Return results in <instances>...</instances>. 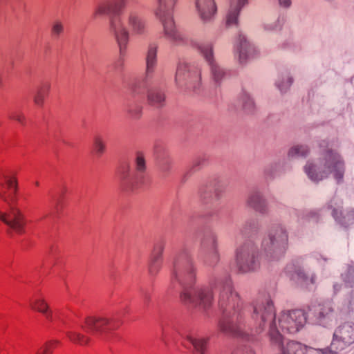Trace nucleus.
I'll return each instance as SVG.
<instances>
[{
    "mask_svg": "<svg viewBox=\"0 0 354 354\" xmlns=\"http://www.w3.org/2000/svg\"><path fill=\"white\" fill-rule=\"evenodd\" d=\"M197 269L185 250L178 252L174 257L171 267V286L180 284L183 290L181 300L186 304L200 306L203 308L211 306L214 292L218 295V306L222 311L219 321L220 330L226 334L243 336L245 334V311L239 295L234 290L230 276L216 277L211 280L209 286H197L194 284Z\"/></svg>",
    "mask_w": 354,
    "mask_h": 354,
    "instance_id": "1",
    "label": "nucleus"
},
{
    "mask_svg": "<svg viewBox=\"0 0 354 354\" xmlns=\"http://www.w3.org/2000/svg\"><path fill=\"white\" fill-rule=\"evenodd\" d=\"M17 181L14 177L0 178V198L8 206L7 212H0V220L18 234L25 232L26 219L17 206Z\"/></svg>",
    "mask_w": 354,
    "mask_h": 354,
    "instance_id": "2",
    "label": "nucleus"
},
{
    "mask_svg": "<svg viewBox=\"0 0 354 354\" xmlns=\"http://www.w3.org/2000/svg\"><path fill=\"white\" fill-rule=\"evenodd\" d=\"M304 170L308 178L314 182H319L330 174H333L334 178L339 183L344 176V163L335 156H327L316 162H308Z\"/></svg>",
    "mask_w": 354,
    "mask_h": 354,
    "instance_id": "3",
    "label": "nucleus"
},
{
    "mask_svg": "<svg viewBox=\"0 0 354 354\" xmlns=\"http://www.w3.org/2000/svg\"><path fill=\"white\" fill-rule=\"evenodd\" d=\"M136 174H132L130 166L122 164L118 170V176L121 189L126 192H133L146 184L147 178L144 174L146 169V160L144 156H136L134 158Z\"/></svg>",
    "mask_w": 354,
    "mask_h": 354,
    "instance_id": "4",
    "label": "nucleus"
},
{
    "mask_svg": "<svg viewBox=\"0 0 354 354\" xmlns=\"http://www.w3.org/2000/svg\"><path fill=\"white\" fill-rule=\"evenodd\" d=\"M156 16L160 21L165 37L174 44L183 41L181 33L178 30L174 20V9L177 0H156Z\"/></svg>",
    "mask_w": 354,
    "mask_h": 354,
    "instance_id": "5",
    "label": "nucleus"
},
{
    "mask_svg": "<svg viewBox=\"0 0 354 354\" xmlns=\"http://www.w3.org/2000/svg\"><path fill=\"white\" fill-rule=\"evenodd\" d=\"M178 88L183 91H196L201 86V68L196 62L178 63L175 77Z\"/></svg>",
    "mask_w": 354,
    "mask_h": 354,
    "instance_id": "6",
    "label": "nucleus"
},
{
    "mask_svg": "<svg viewBox=\"0 0 354 354\" xmlns=\"http://www.w3.org/2000/svg\"><path fill=\"white\" fill-rule=\"evenodd\" d=\"M235 262L239 272L243 273L252 272L259 268L257 248L252 241H246L237 246Z\"/></svg>",
    "mask_w": 354,
    "mask_h": 354,
    "instance_id": "7",
    "label": "nucleus"
},
{
    "mask_svg": "<svg viewBox=\"0 0 354 354\" xmlns=\"http://www.w3.org/2000/svg\"><path fill=\"white\" fill-rule=\"evenodd\" d=\"M288 246V234L286 229L279 225L272 227L264 238L261 247L271 255L281 256L285 253Z\"/></svg>",
    "mask_w": 354,
    "mask_h": 354,
    "instance_id": "8",
    "label": "nucleus"
},
{
    "mask_svg": "<svg viewBox=\"0 0 354 354\" xmlns=\"http://www.w3.org/2000/svg\"><path fill=\"white\" fill-rule=\"evenodd\" d=\"M270 337L272 342L280 348L281 354H339L331 348L317 349L307 347L297 342H288L284 344L281 336L275 330L274 326L271 328Z\"/></svg>",
    "mask_w": 354,
    "mask_h": 354,
    "instance_id": "9",
    "label": "nucleus"
},
{
    "mask_svg": "<svg viewBox=\"0 0 354 354\" xmlns=\"http://www.w3.org/2000/svg\"><path fill=\"white\" fill-rule=\"evenodd\" d=\"M120 325V323L115 318L89 316L85 319L84 325L82 328L88 333L100 336L107 330L118 328Z\"/></svg>",
    "mask_w": 354,
    "mask_h": 354,
    "instance_id": "10",
    "label": "nucleus"
},
{
    "mask_svg": "<svg viewBox=\"0 0 354 354\" xmlns=\"http://www.w3.org/2000/svg\"><path fill=\"white\" fill-rule=\"evenodd\" d=\"M194 46L200 51L210 66L211 76L216 84L221 83L227 76V72L214 59L213 45L210 43H194Z\"/></svg>",
    "mask_w": 354,
    "mask_h": 354,
    "instance_id": "11",
    "label": "nucleus"
},
{
    "mask_svg": "<svg viewBox=\"0 0 354 354\" xmlns=\"http://www.w3.org/2000/svg\"><path fill=\"white\" fill-rule=\"evenodd\" d=\"M158 45L153 43L149 45L146 56V72L145 80L142 82H135L130 86L133 95H140L144 92L146 86L145 81L151 77L157 64Z\"/></svg>",
    "mask_w": 354,
    "mask_h": 354,
    "instance_id": "12",
    "label": "nucleus"
},
{
    "mask_svg": "<svg viewBox=\"0 0 354 354\" xmlns=\"http://www.w3.org/2000/svg\"><path fill=\"white\" fill-rule=\"evenodd\" d=\"M226 187V180L217 178L211 180L208 185L201 186L198 194L202 203L210 204L220 198Z\"/></svg>",
    "mask_w": 354,
    "mask_h": 354,
    "instance_id": "13",
    "label": "nucleus"
},
{
    "mask_svg": "<svg viewBox=\"0 0 354 354\" xmlns=\"http://www.w3.org/2000/svg\"><path fill=\"white\" fill-rule=\"evenodd\" d=\"M354 343V324L344 323L335 330L331 348L342 351Z\"/></svg>",
    "mask_w": 354,
    "mask_h": 354,
    "instance_id": "14",
    "label": "nucleus"
},
{
    "mask_svg": "<svg viewBox=\"0 0 354 354\" xmlns=\"http://www.w3.org/2000/svg\"><path fill=\"white\" fill-rule=\"evenodd\" d=\"M196 14L203 26L213 24L218 7L216 0H194Z\"/></svg>",
    "mask_w": 354,
    "mask_h": 354,
    "instance_id": "15",
    "label": "nucleus"
},
{
    "mask_svg": "<svg viewBox=\"0 0 354 354\" xmlns=\"http://www.w3.org/2000/svg\"><path fill=\"white\" fill-rule=\"evenodd\" d=\"M257 53L255 46L252 44L245 35L240 34L235 45V54L241 63L252 58Z\"/></svg>",
    "mask_w": 354,
    "mask_h": 354,
    "instance_id": "16",
    "label": "nucleus"
},
{
    "mask_svg": "<svg viewBox=\"0 0 354 354\" xmlns=\"http://www.w3.org/2000/svg\"><path fill=\"white\" fill-rule=\"evenodd\" d=\"M124 17L133 34L142 35L147 32L146 20L138 10L131 9L127 12V17ZM125 26H127L126 24Z\"/></svg>",
    "mask_w": 354,
    "mask_h": 354,
    "instance_id": "17",
    "label": "nucleus"
},
{
    "mask_svg": "<svg viewBox=\"0 0 354 354\" xmlns=\"http://www.w3.org/2000/svg\"><path fill=\"white\" fill-rule=\"evenodd\" d=\"M342 201L338 198H333L328 203V207L332 209L333 218L342 225L347 226L353 223L354 215L351 214V211L348 213L346 216L342 217Z\"/></svg>",
    "mask_w": 354,
    "mask_h": 354,
    "instance_id": "18",
    "label": "nucleus"
},
{
    "mask_svg": "<svg viewBox=\"0 0 354 354\" xmlns=\"http://www.w3.org/2000/svg\"><path fill=\"white\" fill-rule=\"evenodd\" d=\"M248 3V0H232L226 14V25L228 27L238 24L239 16L241 9Z\"/></svg>",
    "mask_w": 354,
    "mask_h": 354,
    "instance_id": "19",
    "label": "nucleus"
},
{
    "mask_svg": "<svg viewBox=\"0 0 354 354\" xmlns=\"http://www.w3.org/2000/svg\"><path fill=\"white\" fill-rule=\"evenodd\" d=\"M203 249L207 248L209 254L206 257V263L209 266L215 265L219 260V254L217 251V240L214 234H211L201 243Z\"/></svg>",
    "mask_w": 354,
    "mask_h": 354,
    "instance_id": "20",
    "label": "nucleus"
},
{
    "mask_svg": "<svg viewBox=\"0 0 354 354\" xmlns=\"http://www.w3.org/2000/svg\"><path fill=\"white\" fill-rule=\"evenodd\" d=\"M164 249L162 242L158 243L153 248L149 263V272L152 276L157 274L161 268Z\"/></svg>",
    "mask_w": 354,
    "mask_h": 354,
    "instance_id": "21",
    "label": "nucleus"
},
{
    "mask_svg": "<svg viewBox=\"0 0 354 354\" xmlns=\"http://www.w3.org/2000/svg\"><path fill=\"white\" fill-rule=\"evenodd\" d=\"M186 340L192 345L194 354H207L209 338L196 333L186 335Z\"/></svg>",
    "mask_w": 354,
    "mask_h": 354,
    "instance_id": "22",
    "label": "nucleus"
},
{
    "mask_svg": "<svg viewBox=\"0 0 354 354\" xmlns=\"http://www.w3.org/2000/svg\"><path fill=\"white\" fill-rule=\"evenodd\" d=\"M248 205L255 211L265 213L267 211V204L262 194L259 192H253L248 196Z\"/></svg>",
    "mask_w": 354,
    "mask_h": 354,
    "instance_id": "23",
    "label": "nucleus"
},
{
    "mask_svg": "<svg viewBox=\"0 0 354 354\" xmlns=\"http://www.w3.org/2000/svg\"><path fill=\"white\" fill-rule=\"evenodd\" d=\"M30 307L43 315H45L46 318L50 321L53 322L54 317L52 311L49 310L48 305L42 298H35L30 301Z\"/></svg>",
    "mask_w": 354,
    "mask_h": 354,
    "instance_id": "24",
    "label": "nucleus"
},
{
    "mask_svg": "<svg viewBox=\"0 0 354 354\" xmlns=\"http://www.w3.org/2000/svg\"><path fill=\"white\" fill-rule=\"evenodd\" d=\"M147 100L149 104L156 107H162L165 105V93L158 88L151 89L147 93Z\"/></svg>",
    "mask_w": 354,
    "mask_h": 354,
    "instance_id": "25",
    "label": "nucleus"
},
{
    "mask_svg": "<svg viewBox=\"0 0 354 354\" xmlns=\"http://www.w3.org/2000/svg\"><path fill=\"white\" fill-rule=\"evenodd\" d=\"M316 316L319 324L326 326L333 317V310L329 306H320Z\"/></svg>",
    "mask_w": 354,
    "mask_h": 354,
    "instance_id": "26",
    "label": "nucleus"
},
{
    "mask_svg": "<svg viewBox=\"0 0 354 354\" xmlns=\"http://www.w3.org/2000/svg\"><path fill=\"white\" fill-rule=\"evenodd\" d=\"M50 89V84H44L37 88V91L33 95V102L37 106H42L44 103L46 97Z\"/></svg>",
    "mask_w": 354,
    "mask_h": 354,
    "instance_id": "27",
    "label": "nucleus"
},
{
    "mask_svg": "<svg viewBox=\"0 0 354 354\" xmlns=\"http://www.w3.org/2000/svg\"><path fill=\"white\" fill-rule=\"evenodd\" d=\"M66 336L72 342L80 345H86L89 341L90 338L79 332L76 331H67L66 333Z\"/></svg>",
    "mask_w": 354,
    "mask_h": 354,
    "instance_id": "28",
    "label": "nucleus"
},
{
    "mask_svg": "<svg viewBox=\"0 0 354 354\" xmlns=\"http://www.w3.org/2000/svg\"><path fill=\"white\" fill-rule=\"evenodd\" d=\"M240 102L245 112L252 113L254 111L255 104L249 93L243 92L240 97Z\"/></svg>",
    "mask_w": 354,
    "mask_h": 354,
    "instance_id": "29",
    "label": "nucleus"
},
{
    "mask_svg": "<svg viewBox=\"0 0 354 354\" xmlns=\"http://www.w3.org/2000/svg\"><path fill=\"white\" fill-rule=\"evenodd\" d=\"M93 152L98 154L107 153V148L105 142L100 136H95L93 141Z\"/></svg>",
    "mask_w": 354,
    "mask_h": 354,
    "instance_id": "30",
    "label": "nucleus"
},
{
    "mask_svg": "<svg viewBox=\"0 0 354 354\" xmlns=\"http://www.w3.org/2000/svg\"><path fill=\"white\" fill-rule=\"evenodd\" d=\"M113 3H111L109 2L100 3L97 6V8L93 13V17L95 18L97 16L108 15L110 12L113 13Z\"/></svg>",
    "mask_w": 354,
    "mask_h": 354,
    "instance_id": "31",
    "label": "nucleus"
},
{
    "mask_svg": "<svg viewBox=\"0 0 354 354\" xmlns=\"http://www.w3.org/2000/svg\"><path fill=\"white\" fill-rule=\"evenodd\" d=\"M297 275L298 279L306 285L315 284L316 282L317 277L315 273L308 274L303 270H299Z\"/></svg>",
    "mask_w": 354,
    "mask_h": 354,
    "instance_id": "32",
    "label": "nucleus"
},
{
    "mask_svg": "<svg viewBox=\"0 0 354 354\" xmlns=\"http://www.w3.org/2000/svg\"><path fill=\"white\" fill-rule=\"evenodd\" d=\"M58 340H50L41 346L35 354H52L53 350L59 344Z\"/></svg>",
    "mask_w": 354,
    "mask_h": 354,
    "instance_id": "33",
    "label": "nucleus"
},
{
    "mask_svg": "<svg viewBox=\"0 0 354 354\" xmlns=\"http://www.w3.org/2000/svg\"><path fill=\"white\" fill-rule=\"evenodd\" d=\"M310 152L306 145H295L288 151V155H306Z\"/></svg>",
    "mask_w": 354,
    "mask_h": 354,
    "instance_id": "34",
    "label": "nucleus"
},
{
    "mask_svg": "<svg viewBox=\"0 0 354 354\" xmlns=\"http://www.w3.org/2000/svg\"><path fill=\"white\" fill-rule=\"evenodd\" d=\"M64 30V24L59 20L55 21L51 26V34L53 37L57 38L63 33Z\"/></svg>",
    "mask_w": 354,
    "mask_h": 354,
    "instance_id": "35",
    "label": "nucleus"
},
{
    "mask_svg": "<svg viewBox=\"0 0 354 354\" xmlns=\"http://www.w3.org/2000/svg\"><path fill=\"white\" fill-rule=\"evenodd\" d=\"M343 281L350 287L354 286V266L348 269L346 272L342 274Z\"/></svg>",
    "mask_w": 354,
    "mask_h": 354,
    "instance_id": "36",
    "label": "nucleus"
},
{
    "mask_svg": "<svg viewBox=\"0 0 354 354\" xmlns=\"http://www.w3.org/2000/svg\"><path fill=\"white\" fill-rule=\"evenodd\" d=\"M292 82V80L291 77L287 76L286 77V80L283 82V80L282 81L278 80L276 83L277 86L281 92H286L288 88L291 86Z\"/></svg>",
    "mask_w": 354,
    "mask_h": 354,
    "instance_id": "37",
    "label": "nucleus"
},
{
    "mask_svg": "<svg viewBox=\"0 0 354 354\" xmlns=\"http://www.w3.org/2000/svg\"><path fill=\"white\" fill-rule=\"evenodd\" d=\"M10 118L17 121L19 123L24 125L26 124V117L21 112H13L10 115Z\"/></svg>",
    "mask_w": 354,
    "mask_h": 354,
    "instance_id": "38",
    "label": "nucleus"
},
{
    "mask_svg": "<svg viewBox=\"0 0 354 354\" xmlns=\"http://www.w3.org/2000/svg\"><path fill=\"white\" fill-rule=\"evenodd\" d=\"M264 29L267 31L271 32L278 30L280 28L279 23L278 20H276L272 22L266 23L263 26Z\"/></svg>",
    "mask_w": 354,
    "mask_h": 354,
    "instance_id": "39",
    "label": "nucleus"
},
{
    "mask_svg": "<svg viewBox=\"0 0 354 354\" xmlns=\"http://www.w3.org/2000/svg\"><path fill=\"white\" fill-rule=\"evenodd\" d=\"M232 354H256L254 351L250 347H241L236 349Z\"/></svg>",
    "mask_w": 354,
    "mask_h": 354,
    "instance_id": "40",
    "label": "nucleus"
},
{
    "mask_svg": "<svg viewBox=\"0 0 354 354\" xmlns=\"http://www.w3.org/2000/svg\"><path fill=\"white\" fill-rule=\"evenodd\" d=\"M205 165H206V160L202 156H198L193 162V167L196 169H200Z\"/></svg>",
    "mask_w": 354,
    "mask_h": 354,
    "instance_id": "41",
    "label": "nucleus"
},
{
    "mask_svg": "<svg viewBox=\"0 0 354 354\" xmlns=\"http://www.w3.org/2000/svg\"><path fill=\"white\" fill-rule=\"evenodd\" d=\"M142 299L145 306H148L150 303L151 297L149 292L147 291H142Z\"/></svg>",
    "mask_w": 354,
    "mask_h": 354,
    "instance_id": "42",
    "label": "nucleus"
},
{
    "mask_svg": "<svg viewBox=\"0 0 354 354\" xmlns=\"http://www.w3.org/2000/svg\"><path fill=\"white\" fill-rule=\"evenodd\" d=\"M278 4L281 8L287 9L292 5V0H278Z\"/></svg>",
    "mask_w": 354,
    "mask_h": 354,
    "instance_id": "43",
    "label": "nucleus"
},
{
    "mask_svg": "<svg viewBox=\"0 0 354 354\" xmlns=\"http://www.w3.org/2000/svg\"><path fill=\"white\" fill-rule=\"evenodd\" d=\"M342 285L340 283H334L333 286V296L337 295L342 290Z\"/></svg>",
    "mask_w": 354,
    "mask_h": 354,
    "instance_id": "44",
    "label": "nucleus"
},
{
    "mask_svg": "<svg viewBox=\"0 0 354 354\" xmlns=\"http://www.w3.org/2000/svg\"><path fill=\"white\" fill-rule=\"evenodd\" d=\"M129 113L133 118H138L140 115V109H137L135 111H133L131 109H129L128 111Z\"/></svg>",
    "mask_w": 354,
    "mask_h": 354,
    "instance_id": "45",
    "label": "nucleus"
},
{
    "mask_svg": "<svg viewBox=\"0 0 354 354\" xmlns=\"http://www.w3.org/2000/svg\"><path fill=\"white\" fill-rule=\"evenodd\" d=\"M312 257L313 259H316L317 261H319L320 259H323L324 261H326V258L323 257L321 254L317 253L314 254Z\"/></svg>",
    "mask_w": 354,
    "mask_h": 354,
    "instance_id": "46",
    "label": "nucleus"
},
{
    "mask_svg": "<svg viewBox=\"0 0 354 354\" xmlns=\"http://www.w3.org/2000/svg\"><path fill=\"white\" fill-rule=\"evenodd\" d=\"M350 298L351 299L349 301V306L352 310H353V308H354V292H351Z\"/></svg>",
    "mask_w": 354,
    "mask_h": 354,
    "instance_id": "47",
    "label": "nucleus"
},
{
    "mask_svg": "<svg viewBox=\"0 0 354 354\" xmlns=\"http://www.w3.org/2000/svg\"><path fill=\"white\" fill-rule=\"evenodd\" d=\"M247 225L248 223H246L243 229V231L245 232L247 230L246 227H247Z\"/></svg>",
    "mask_w": 354,
    "mask_h": 354,
    "instance_id": "48",
    "label": "nucleus"
},
{
    "mask_svg": "<svg viewBox=\"0 0 354 354\" xmlns=\"http://www.w3.org/2000/svg\"><path fill=\"white\" fill-rule=\"evenodd\" d=\"M156 152V153H162V149H160L157 150Z\"/></svg>",
    "mask_w": 354,
    "mask_h": 354,
    "instance_id": "49",
    "label": "nucleus"
}]
</instances>
